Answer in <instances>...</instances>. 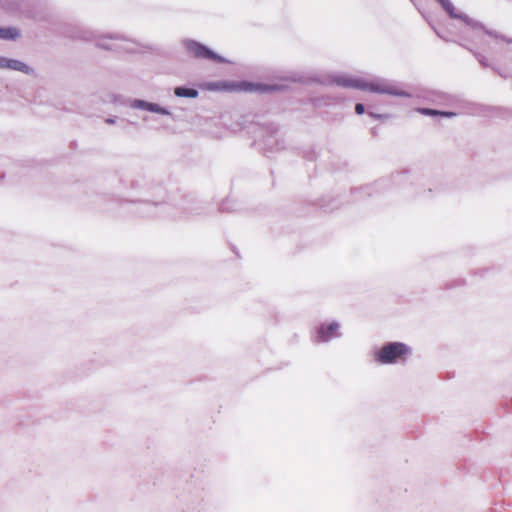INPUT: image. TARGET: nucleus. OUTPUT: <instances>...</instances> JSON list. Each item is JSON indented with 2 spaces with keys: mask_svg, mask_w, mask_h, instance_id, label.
<instances>
[{
  "mask_svg": "<svg viewBox=\"0 0 512 512\" xmlns=\"http://www.w3.org/2000/svg\"><path fill=\"white\" fill-rule=\"evenodd\" d=\"M209 88L213 90L235 92H269L280 89V87L276 85H264L249 81H220L209 84Z\"/></svg>",
  "mask_w": 512,
  "mask_h": 512,
  "instance_id": "7ed1b4c3",
  "label": "nucleus"
},
{
  "mask_svg": "<svg viewBox=\"0 0 512 512\" xmlns=\"http://www.w3.org/2000/svg\"><path fill=\"white\" fill-rule=\"evenodd\" d=\"M148 109L150 111H158V109H156V105L155 104H148Z\"/></svg>",
  "mask_w": 512,
  "mask_h": 512,
  "instance_id": "f8f14e48",
  "label": "nucleus"
},
{
  "mask_svg": "<svg viewBox=\"0 0 512 512\" xmlns=\"http://www.w3.org/2000/svg\"><path fill=\"white\" fill-rule=\"evenodd\" d=\"M411 354V348L401 342H390L382 346L375 354V359L381 364L405 362Z\"/></svg>",
  "mask_w": 512,
  "mask_h": 512,
  "instance_id": "f03ea898",
  "label": "nucleus"
},
{
  "mask_svg": "<svg viewBox=\"0 0 512 512\" xmlns=\"http://www.w3.org/2000/svg\"><path fill=\"white\" fill-rule=\"evenodd\" d=\"M418 112L423 115H427V116L440 115V116H445V117H453L456 115L454 112H445V111H439V110H434V109H429V108H419Z\"/></svg>",
  "mask_w": 512,
  "mask_h": 512,
  "instance_id": "1a4fd4ad",
  "label": "nucleus"
},
{
  "mask_svg": "<svg viewBox=\"0 0 512 512\" xmlns=\"http://www.w3.org/2000/svg\"><path fill=\"white\" fill-rule=\"evenodd\" d=\"M337 84L344 87L356 88L363 91H370L378 94H388L395 96L405 95L395 85L381 80L369 81L360 78L340 77L336 80Z\"/></svg>",
  "mask_w": 512,
  "mask_h": 512,
  "instance_id": "f257e3e1",
  "label": "nucleus"
},
{
  "mask_svg": "<svg viewBox=\"0 0 512 512\" xmlns=\"http://www.w3.org/2000/svg\"><path fill=\"white\" fill-rule=\"evenodd\" d=\"M338 324L331 323L328 325H322L317 333V342L328 341L331 337L336 335Z\"/></svg>",
  "mask_w": 512,
  "mask_h": 512,
  "instance_id": "423d86ee",
  "label": "nucleus"
},
{
  "mask_svg": "<svg viewBox=\"0 0 512 512\" xmlns=\"http://www.w3.org/2000/svg\"><path fill=\"white\" fill-rule=\"evenodd\" d=\"M0 68L20 71L25 74H31L33 72L32 68L27 64L19 60L9 59L6 57H0Z\"/></svg>",
  "mask_w": 512,
  "mask_h": 512,
  "instance_id": "39448f33",
  "label": "nucleus"
},
{
  "mask_svg": "<svg viewBox=\"0 0 512 512\" xmlns=\"http://www.w3.org/2000/svg\"><path fill=\"white\" fill-rule=\"evenodd\" d=\"M186 49L195 58L207 59L217 63L224 62L221 56L196 41H188L186 43Z\"/></svg>",
  "mask_w": 512,
  "mask_h": 512,
  "instance_id": "20e7f679",
  "label": "nucleus"
},
{
  "mask_svg": "<svg viewBox=\"0 0 512 512\" xmlns=\"http://www.w3.org/2000/svg\"><path fill=\"white\" fill-rule=\"evenodd\" d=\"M176 96L179 97H191L194 98L197 96L198 92L194 89L177 87L174 91Z\"/></svg>",
  "mask_w": 512,
  "mask_h": 512,
  "instance_id": "9d476101",
  "label": "nucleus"
},
{
  "mask_svg": "<svg viewBox=\"0 0 512 512\" xmlns=\"http://www.w3.org/2000/svg\"><path fill=\"white\" fill-rule=\"evenodd\" d=\"M20 36V31L15 27L0 28V38L4 40H15Z\"/></svg>",
  "mask_w": 512,
  "mask_h": 512,
  "instance_id": "0eeeda50",
  "label": "nucleus"
},
{
  "mask_svg": "<svg viewBox=\"0 0 512 512\" xmlns=\"http://www.w3.org/2000/svg\"><path fill=\"white\" fill-rule=\"evenodd\" d=\"M364 111H365V107H364V105H363V104H361V103H357V104L355 105V112H356L357 114L361 115V114H363V113H364Z\"/></svg>",
  "mask_w": 512,
  "mask_h": 512,
  "instance_id": "9b49d317",
  "label": "nucleus"
},
{
  "mask_svg": "<svg viewBox=\"0 0 512 512\" xmlns=\"http://www.w3.org/2000/svg\"><path fill=\"white\" fill-rule=\"evenodd\" d=\"M444 10L449 14L451 18H462L461 14L456 12L454 5L450 2V0H438Z\"/></svg>",
  "mask_w": 512,
  "mask_h": 512,
  "instance_id": "6e6552de",
  "label": "nucleus"
}]
</instances>
